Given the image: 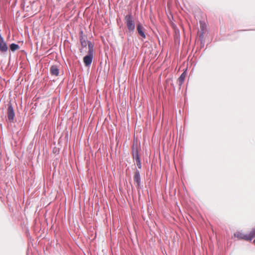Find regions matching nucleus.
<instances>
[{"label": "nucleus", "instance_id": "obj_1", "mask_svg": "<svg viewBox=\"0 0 255 255\" xmlns=\"http://www.w3.org/2000/svg\"><path fill=\"white\" fill-rule=\"evenodd\" d=\"M125 19L126 25L129 31H133L135 28V24L132 16L130 14L127 15L125 17Z\"/></svg>", "mask_w": 255, "mask_h": 255}, {"label": "nucleus", "instance_id": "obj_2", "mask_svg": "<svg viewBox=\"0 0 255 255\" xmlns=\"http://www.w3.org/2000/svg\"><path fill=\"white\" fill-rule=\"evenodd\" d=\"M14 117L15 114L14 112L13 109L11 105H9L7 109V118L8 121L10 122H13Z\"/></svg>", "mask_w": 255, "mask_h": 255}, {"label": "nucleus", "instance_id": "obj_3", "mask_svg": "<svg viewBox=\"0 0 255 255\" xmlns=\"http://www.w3.org/2000/svg\"><path fill=\"white\" fill-rule=\"evenodd\" d=\"M7 49L8 47L7 44L0 34V51L2 52H5L7 51Z\"/></svg>", "mask_w": 255, "mask_h": 255}, {"label": "nucleus", "instance_id": "obj_4", "mask_svg": "<svg viewBox=\"0 0 255 255\" xmlns=\"http://www.w3.org/2000/svg\"><path fill=\"white\" fill-rule=\"evenodd\" d=\"M234 236L235 237L239 238V239H244L247 241H248V240L251 239L250 238H249L248 237V235L244 234L240 232H237L236 233H235Z\"/></svg>", "mask_w": 255, "mask_h": 255}, {"label": "nucleus", "instance_id": "obj_5", "mask_svg": "<svg viewBox=\"0 0 255 255\" xmlns=\"http://www.w3.org/2000/svg\"><path fill=\"white\" fill-rule=\"evenodd\" d=\"M93 60V56L87 55L84 57L83 61L86 66H88L91 65Z\"/></svg>", "mask_w": 255, "mask_h": 255}, {"label": "nucleus", "instance_id": "obj_6", "mask_svg": "<svg viewBox=\"0 0 255 255\" xmlns=\"http://www.w3.org/2000/svg\"><path fill=\"white\" fill-rule=\"evenodd\" d=\"M133 179L134 182L136 184V186L139 187L140 184V177L139 171H137L135 172Z\"/></svg>", "mask_w": 255, "mask_h": 255}, {"label": "nucleus", "instance_id": "obj_7", "mask_svg": "<svg viewBox=\"0 0 255 255\" xmlns=\"http://www.w3.org/2000/svg\"><path fill=\"white\" fill-rule=\"evenodd\" d=\"M137 30L139 34L143 38H145V34L144 32V28L141 24H138L137 26Z\"/></svg>", "mask_w": 255, "mask_h": 255}, {"label": "nucleus", "instance_id": "obj_8", "mask_svg": "<svg viewBox=\"0 0 255 255\" xmlns=\"http://www.w3.org/2000/svg\"><path fill=\"white\" fill-rule=\"evenodd\" d=\"M51 73L55 76H58L59 74V69L54 65H53L50 68Z\"/></svg>", "mask_w": 255, "mask_h": 255}, {"label": "nucleus", "instance_id": "obj_9", "mask_svg": "<svg viewBox=\"0 0 255 255\" xmlns=\"http://www.w3.org/2000/svg\"><path fill=\"white\" fill-rule=\"evenodd\" d=\"M133 158L135 159L138 168H141V163L136 151L133 153Z\"/></svg>", "mask_w": 255, "mask_h": 255}, {"label": "nucleus", "instance_id": "obj_10", "mask_svg": "<svg viewBox=\"0 0 255 255\" xmlns=\"http://www.w3.org/2000/svg\"><path fill=\"white\" fill-rule=\"evenodd\" d=\"M19 47L17 44L12 43L10 45V49L12 51H14L19 49Z\"/></svg>", "mask_w": 255, "mask_h": 255}, {"label": "nucleus", "instance_id": "obj_11", "mask_svg": "<svg viewBox=\"0 0 255 255\" xmlns=\"http://www.w3.org/2000/svg\"><path fill=\"white\" fill-rule=\"evenodd\" d=\"M185 76H186V73H185V72H184L181 74L180 77L179 78L178 81H179L180 84H181L183 83V82L184 81Z\"/></svg>", "mask_w": 255, "mask_h": 255}, {"label": "nucleus", "instance_id": "obj_12", "mask_svg": "<svg viewBox=\"0 0 255 255\" xmlns=\"http://www.w3.org/2000/svg\"><path fill=\"white\" fill-rule=\"evenodd\" d=\"M255 236V229H253L250 233V234L248 235V237L251 239L248 240V241H251L253 238Z\"/></svg>", "mask_w": 255, "mask_h": 255}, {"label": "nucleus", "instance_id": "obj_13", "mask_svg": "<svg viewBox=\"0 0 255 255\" xmlns=\"http://www.w3.org/2000/svg\"><path fill=\"white\" fill-rule=\"evenodd\" d=\"M81 43L82 46H86L87 45L86 41L83 38H81Z\"/></svg>", "mask_w": 255, "mask_h": 255}, {"label": "nucleus", "instance_id": "obj_14", "mask_svg": "<svg viewBox=\"0 0 255 255\" xmlns=\"http://www.w3.org/2000/svg\"><path fill=\"white\" fill-rule=\"evenodd\" d=\"M200 27H201V29L202 30V31H203L205 27V23L201 22H200Z\"/></svg>", "mask_w": 255, "mask_h": 255}, {"label": "nucleus", "instance_id": "obj_15", "mask_svg": "<svg viewBox=\"0 0 255 255\" xmlns=\"http://www.w3.org/2000/svg\"><path fill=\"white\" fill-rule=\"evenodd\" d=\"M88 55H91L93 57V49H89Z\"/></svg>", "mask_w": 255, "mask_h": 255}, {"label": "nucleus", "instance_id": "obj_16", "mask_svg": "<svg viewBox=\"0 0 255 255\" xmlns=\"http://www.w3.org/2000/svg\"><path fill=\"white\" fill-rule=\"evenodd\" d=\"M88 47H89V49H93V46L92 44L90 42H89Z\"/></svg>", "mask_w": 255, "mask_h": 255}, {"label": "nucleus", "instance_id": "obj_17", "mask_svg": "<svg viewBox=\"0 0 255 255\" xmlns=\"http://www.w3.org/2000/svg\"><path fill=\"white\" fill-rule=\"evenodd\" d=\"M254 244L255 245V240H254Z\"/></svg>", "mask_w": 255, "mask_h": 255}]
</instances>
